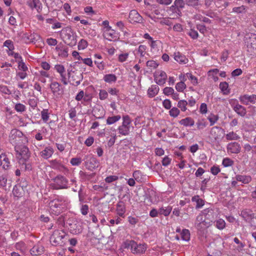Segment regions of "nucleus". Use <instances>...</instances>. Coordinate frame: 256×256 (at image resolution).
<instances>
[{
    "mask_svg": "<svg viewBox=\"0 0 256 256\" xmlns=\"http://www.w3.org/2000/svg\"><path fill=\"white\" fill-rule=\"evenodd\" d=\"M68 204L69 202L66 198L57 196L48 203L50 212L55 216H58L67 209Z\"/></svg>",
    "mask_w": 256,
    "mask_h": 256,
    "instance_id": "f257e3e1",
    "label": "nucleus"
},
{
    "mask_svg": "<svg viewBox=\"0 0 256 256\" xmlns=\"http://www.w3.org/2000/svg\"><path fill=\"white\" fill-rule=\"evenodd\" d=\"M212 210L206 208L201 212L197 216L195 222V226L199 230L206 229L212 225V221L208 220L207 216L208 213L212 212Z\"/></svg>",
    "mask_w": 256,
    "mask_h": 256,
    "instance_id": "f03ea898",
    "label": "nucleus"
},
{
    "mask_svg": "<svg viewBox=\"0 0 256 256\" xmlns=\"http://www.w3.org/2000/svg\"><path fill=\"white\" fill-rule=\"evenodd\" d=\"M8 140L14 146V148L16 146L26 144L28 142L27 137L18 129H12L10 130Z\"/></svg>",
    "mask_w": 256,
    "mask_h": 256,
    "instance_id": "7ed1b4c3",
    "label": "nucleus"
},
{
    "mask_svg": "<svg viewBox=\"0 0 256 256\" xmlns=\"http://www.w3.org/2000/svg\"><path fill=\"white\" fill-rule=\"evenodd\" d=\"M126 247L130 248L131 252L136 254H140L145 252L147 249L146 244H138L134 240H130L126 243Z\"/></svg>",
    "mask_w": 256,
    "mask_h": 256,
    "instance_id": "20e7f679",
    "label": "nucleus"
},
{
    "mask_svg": "<svg viewBox=\"0 0 256 256\" xmlns=\"http://www.w3.org/2000/svg\"><path fill=\"white\" fill-rule=\"evenodd\" d=\"M132 121L128 115L124 116L122 124L118 128V133L124 136L129 135L131 128H133L132 126Z\"/></svg>",
    "mask_w": 256,
    "mask_h": 256,
    "instance_id": "39448f33",
    "label": "nucleus"
},
{
    "mask_svg": "<svg viewBox=\"0 0 256 256\" xmlns=\"http://www.w3.org/2000/svg\"><path fill=\"white\" fill-rule=\"evenodd\" d=\"M244 44L247 48L248 51L251 54H256V34L249 33L244 37Z\"/></svg>",
    "mask_w": 256,
    "mask_h": 256,
    "instance_id": "423d86ee",
    "label": "nucleus"
},
{
    "mask_svg": "<svg viewBox=\"0 0 256 256\" xmlns=\"http://www.w3.org/2000/svg\"><path fill=\"white\" fill-rule=\"evenodd\" d=\"M51 184L52 188L54 190L66 189L68 188V180L62 175H58L53 179Z\"/></svg>",
    "mask_w": 256,
    "mask_h": 256,
    "instance_id": "0eeeda50",
    "label": "nucleus"
},
{
    "mask_svg": "<svg viewBox=\"0 0 256 256\" xmlns=\"http://www.w3.org/2000/svg\"><path fill=\"white\" fill-rule=\"evenodd\" d=\"M184 0H176L174 5L172 6L170 8V10L173 12L170 14V18L174 19L180 16L181 14L180 9L184 8Z\"/></svg>",
    "mask_w": 256,
    "mask_h": 256,
    "instance_id": "6e6552de",
    "label": "nucleus"
},
{
    "mask_svg": "<svg viewBox=\"0 0 256 256\" xmlns=\"http://www.w3.org/2000/svg\"><path fill=\"white\" fill-rule=\"evenodd\" d=\"M64 32V41L68 46H72L76 44V35L70 28H66L63 30Z\"/></svg>",
    "mask_w": 256,
    "mask_h": 256,
    "instance_id": "1a4fd4ad",
    "label": "nucleus"
},
{
    "mask_svg": "<svg viewBox=\"0 0 256 256\" xmlns=\"http://www.w3.org/2000/svg\"><path fill=\"white\" fill-rule=\"evenodd\" d=\"M64 236L65 233L63 230H56L50 237V242L54 246L62 245L63 244L62 239Z\"/></svg>",
    "mask_w": 256,
    "mask_h": 256,
    "instance_id": "9d476101",
    "label": "nucleus"
},
{
    "mask_svg": "<svg viewBox=\"0 0 256 256\" xmlns=\"http://www.w3.org/2000/svg\"><path fill=\"white\" fill-rule=\"evenodd\" d=\"M26 144H22L21 146H16L14 148L18 158L24 160V161L28 160L30 156L29 150Z\"/></svg>",
    "mask_w": 256,
    "mask_h": 256,
    "instance_id": "9b49d317",
    "label": "nucleus"
},
{
    "mask_svg": "<svg viewBox=\"0 0 256 256\" xmlns=\"http://www.w3.org/2000/svg\"><path fill=\"white\" fill-rule=\"evenodd\" d=\"M84 160L85 166L88 170H92L98 166L97 160L92 154L86 156Z\"/></svg>",
    "mask_w": 256,
    "mask_h": 256,
    "instance_id": "f8f14e48",
    "label": "nucleus"
},
{
    "mask_svg": "<svg viewBox=\"0 0 256 256\" xmlns=\"http://www.w3.org/2000/svg\"><path fill=\"white\" fill-rule=\"evenodd\" d=\"M154 77L156 82L160 86L164 84L167 79L166 73L162 70H156L154 74Z\"/></svg>",
    "mask_w": 256,
    "mask_h": 256,
    "instance_id": "ddd939ff",
    "label": "nucleus"
},
{
    "mask_svg": "<svg viewBox=\"0 0 256 256\" xmlns=\"http://www.w3.org/2000/svg\"><path fill=\"white\" fill-rule=\"evenodd\" d=\"M54 69L58 72L60 77V81L64 85L68 84V80L66 76V69L62 64H57L54 66Z\"/></svg>",
    "mask_w": 256,
    "mask_h": 256,
    "instance_id": "4468645a",
    "label": "nucleus"
},
{
    "mask_svg": "<svg viewBox=\"0 0 256 256\" xmlns=\"http://www.w3.org/2000/svg\"><path fill=\"white\" fill-rule=\"evenodd\" d=\"M10 166L8 155L2 150H0V166L3 169L7 170Z\"/></svg>",
    "mask_w": 256,
    "mask_h": 256,
    "instance_id": "2eb2a0df",
    "label": "nucleus"
},
{
    "mask_svg": "<svg viewBox=\"0 0 256 256\" xmlns=\"http://www.w3.org/2000/svg\"><path fill=\"white\" fill-rule=\"evenodd\" d=\"M224 134V130L216 126L212 127L210 131V136L216 140L220 139L222 137Z\"/></svg>",
    "mask_w": 256,
    "mask_h": 256,
    "instance_id": "dca6fc26",
    "label": "nucleus"
},
{
    "mask_svg": "<svg viewBox=\"0 0 256 256\" xmlns=\"http://www.w3.org/2000/svg\"><path fill=\"white\" fill-rule=\"evenodd\" d=\"M103 36L108 41H115L119 38V36L114 30L112 28L103 32Z\"/></svg>",
    "mask_w": 256,
    "mask_h": 256,
    "instance_id": "f3484780",
    "label": "nucleus"
},
{
    "mask_svg": "<svg viewBox=\"0 0 256 256\" xmlns=\"http://www.w3.org/2000/svg\"><path fill=\"white\" fill-rule=\"evenodd\" d=\"M50 86L52 93L55 96H59L63 93V88L60 84L57 82H52Z\"/></svg>",
    "mask_w": 256,
    "mask_h": 256,
    "instance_id": "a211bd4d",
    "label": "nucleus"
},
{
    "mask_svg": "<svg viewBox=\"0 0 256 256\" xmlns=\"http://www.w3.org/2000/svg\"><path fill=\"white\" fill-rule=\"evenodd\" d=\"M239 100L240 102L246 105L250 103L255 104L256 102V94H244L241 96Z\"/></svg>",
    "mask_w": 256,
    "mask_h": 256,
    "instance_id": "6ab92c4d",
    "label": "nucleus"
},
{
    "mask_svg": "<svg viewBox=\"0 0 256 256\" xmlns=\"http://www.w3.org/2000/svg\"><path fill=\"white\" fill-rule=\"evenodd\" d=\"M50 167L54 170H57L60 172H64L68 171V169L62 164V162L57 160H54L50 161Z\"/></svg>",
    "mask_w": 256,
    "mask_h": 256,
    "instance_id": "aec40b11",
    "label": "nucleus"
},
{
    "mask_svg": "<svg viewBox=\"0 0 256 256\" xmlns=\"http://www.w3.org/2000/svg\"><path fill=\"white\" fill-rule=\"evenodd\" d=\"M130 21L132 23H140L142 22V16L136 10H132L129 14Z\"/></svg>",
    "mask_w": 256,
    "mask_h": 256,
    "instance_id": "412c9836",
    "label": "nucleus"
},
{
    "mask_svg": "<svg viewBox=\"0 0 256 256\" xmlns=\"http://www.w3.org/2000/svg\"><path fill=\"white\" fill-rule=\"evenodd\" d=\"M227 150L228 152L238 154L240 152L241 146L238 142H230L227 146Z\"/></svg>",
    "mask_w": 256,
    "mask_h": 256,
    "instance_id": "4be33fe9",
    "label": "nucleus"
},
{
    "mask_svg": "<svg viewBox=\"0 0 256 256\" xmlns=\"http://www.w3.org/2000/svg\"><path fill=\"white\" fill-rule=\"evenodd\" d=\"M22 38L26 42H34L38 40L40 36L35 33L26 32L23 34Z\"/></svg>",
    "mask_w": 256,
    "mask_h": 256,
    "instance_id": "5701e85b",
    "label": "nucleus"
},
{
    "mask_svg": "<svg viewBox=\"0 0 256 256\" xmlns=\"http://www.w3.org/2000/svg\"><path fill=\"white\" fill-rule=\"evenodd\" d=\"M56 50L58 52V54L60 56L65 58L68 56V48L62 44H58L56 46Z\"/></svg>",
    "mask_w": 256,
    "mask_h": 256,
    "instance_id": "b1692460",
    "label": "nucleus"
},
{
    "mask_svg": "<svg viewBox=\"0 0 256 256\" xmlns=\"http://www.w3.org/2000/svg\"><path fill=\"white\" fill-rule=\"evenodd\" d=\"M174 60L180 64H186L188 62V60L186 56L180 52H174Z\"/></svg>",
    "mask_w": 256,
    "mask_h": 256,
    "instance_id": "393cba45",
    "label": "nucleus"
},
{
    "mask_svg": "<svg viewBox=\"0 0 256 256\" xmlns=\"http://www.w3.org/2000/svg\"><path fill=\"white\" fill-rule=\"evenodd\" d=\"M54 152V150L51 146H47L40 152V154L42 158L48 159L52 156Z\"/></svg>",
    "mask_w": 256,
    "mask_h": 256,
    "instance_id": "a878e982",
    "label": "nucleus"
},
{
    "mask_svg": "<svg viewBox=\"0 0 256 256\" xmlns=\"http://www.w3.org/2000/svg\"><path fill=\"white\" fill-rule=\"evenodd\" d=\"M44 252V247L39 244L34 246L30 250V253L32 255L37 256L42 254Z\"/></svg>",
    "mask_w": 256,
    "mask_h": 256,
    "instance_id": "bb28decb",
    "label": "nucleus"
},
{
    "mask_svg": "<svg viewBox=\"0 0 256 256\" xmlns=\"http://www.w3.org/2000/svg\"><path fill=\"white\" fill-rule=\"evenodd\" d=\"M116 211L118 215L124 218L126 212V206L122 202H119L116 204Z\"/></svg>",
    "mask_w": 256,
    "mask_h": 256,
    "instance_id": "cd10ccee",
    "label": "nucleus"
},
{
    "mask_svg": "<svg viewBox=\"0 0 256 256\" xmlns=\"http://www.w3.org/2000/svg\"><path fill=\"white\" fill-rule=\"evenodd\" d=\"M27 6L31 9H38L42 7V4L40 0H28L26 2Z\"/></svg>",
    "mask_w": 256,
    "mask_h": 256,
    "instance_id": "c85d7f7f",
    "label": "nucleus"
},
{
    "mask_svg": "<svg viewBox=\"0 0 256 256\" xmlns=\"http://www.w3.org/2000/svg\"><path fill=\"white\" fill-rule=\"evenodd\" d=\"M179 78L181 80V82L176 84V89L179 92H182L186 88V84L184 82L185 80L184 76L181 74L179 76Z\"/></svg>",
    "mask_w": 256,
    "mask_h": 256,
    "instance_id": "c756f323",
    "label": "nucleus"
},
{
    "mask_svg": "<svg viewBox=\"0 0 256 256\" xmlns=\"http://www.w3.org/2000/svg\"><path fill=\"white\" fill-rule=\"evenodd\" d=\"M160 90L159 87L156 85H152L148 90V95L150 98L155 96L158 92Z\"/></svg>",
    "mask_w": 256,
    "mask_h": 256,
    "instance_id": "7c9ffc66",
    "label": "nucleus"
},
{
    "mask_svg": "<svg viewBox=\"0 0 256 256\" xmlns=\"http://www.w3.org/2000/svg\"><path fill=\"white\" fill-rule=\"evenodd\" d=\"M14 248L22 254H25L28 250L27 246L22 241L16 242L15 244Z\"/></svg>",
    "mask_w": 256,
    "mask_h": 256,
    "instance_id": "2f4dec72",
    "label": "nucleus"
},
{
    "mask_svg": "<svg viewBox=\"0 0 256 256\" xmlns=\"http://www.w3.org/2000/svg\"><path fill=\"white\" fill-rule=\"evenodd\" d=\"M254 214L250 210H244L241 212L240 216L245 220H250L254 218Z\"/></svg>",
    "mask_w": 256,
    "mask_h": 256,
    "instance_id": "473e14b6",
    "label": "nucleus"
},
{
    "mask_svg": "<svg viewBox=\"0 0 256 256\" xmlns=\"http://www.w3.org/2000/svg\"><path fill=\"white\" fill-rule=\"evenodd\" d=\"M236 179L237 181L240 182L242 184H248L252 180V177L250 176L236 175Z\"/></svg>",
    "mask_w": 256,
    "mask_h": 256,
    "instance_id": "72a5a7b5",
    "label": "nucleus"
},
{
    "mask_svg": "<svg viewBox=\"0 0 256 256\" xmlns=\"http://www.w3.org/2000/svg\"><path fill=\"white\" fill-rule=\"evenodd\" d=\"M234 110L241 116H244L246 114V108L238 104L234 107Z\"/></svg>",
    "mask_w": 256,
    "mask_h": 256,
    "instance_id": "f704fd0d",
    "label": "nucleus"
},
{
    "mask_svg": "<svg viewBox=\"0 0 256 256\" xmlns=\"http://www.w3.org/2000/svg\"><path fill=\"white\" fill-rule=\"evenodd\" d=\"M179 123L180 124L185 126H192L194 125V121L192 118L187 117L180 120Z\"/></svg>",
    "mask_w": 256,
    "mask_h": 256,
    "instance_id": "c9c22d12",
    "label": "nucleus"
},
{
    "mask_svg": "<svg viewBox=\"0 0 256 256\" xmlns=\"http://www.w3.org/2000/svg\"><path fill=\"white\" fill-rule=\"evenodd\" d=\"M104 136L107 138L110 137L116 136V129L113 127L106 128L104 130Z\"/></svg>",
    "mask_w": 256,
    "mask_h": 256,
    "instance_id": "e433bc0d",
    "label": "nucleus"
},
{
    "mask_svg": "<svg viewBox=\"0 0 256 256\" xmlns=\"http://www.w3.org/2000/svg\"><path fill=\"white\" fill-rule=\"evenodd\" d=\"M103 80L107 83L112 84L116 81L117 77L114 74H106L104 76Z\"/></svg>",
    "mask_w": 256,
    "mask_h": 256,
    "instance_id": "4c0bfd02",
    "label": "nucleus"
},
{
    "mask_svg": "<svg viewBox=\"0 0 256 256\" xmlns=\"http://www.w3.org/2000/svg\"><path fill=\"white\" fill-rule=\"evenodd\" d=\"M248 7L242 5L238 7H234L232 10V12L237 14H244L247 11Z\"/></svg>",
    "mask_w": 256,
    "mask_h": 256,
    "instance_id": "58836bf2",
    "label": "nucleus"
},
{
    "mask_svg": "<svg viewBox=\"0 0 256 256\" xmlns=\"http://www.w3.org/2000/svg\"><path fill=\"white\" fill-rule=\"evenodd\" d=\"M192 200L193 202H196V208H201L204 204V200L200 198L198 196H193L192 198Z\"/></svg>",
    "mask_w": 256,
    "mask_h": 256,
    "instance_id": "ea45409f",
    "label": "nucleus"
},
{
    "mask_svg": "<svg viewBox=\"0 0 256 256\" xmlns=\"http://www.w3.org/2000/svg\"><path fill=\"white\" fill-rule=\"evenodd\" d=\"M120 118L121 116L120 115L108 116L106 120V123L108 125H111L120 120Z\"/></svg>",
    "mask_w": 256,
    "mask_h": 256,
    "instance_id": "a19ab883",
    "label": "nucleus"
},
{
    "mask_svg": "<svg viewBox=\"0 0 256 256\" xmlns=\"http://www.w3.org/2000/svg\"><path fill=\"white\" fill-rule=\"evenodd\" d=\"M14 109L18 112L22 113L26 111V108L25 105L20 102L14 104Z\"/></svg>",
    "mask_w": 256,
    "mask_h": 256,
    "instance_id": "79ce46f5",
    "label": "nucleus"
},
{
    "mask_svg": "<svg viewBox=\"0 0 256 256\" xmlns=\"http://www.w3.org/2000/svg\"><path fill=\"white\" fill-rule=\"evenodd\" d=\"M172 210V208L170 206L167 207H162L158 210L159 214H163L164 216H168L170 214Z\"/></svg>",
    "mask_w": 256,
    "mask_h": 256,
    "instance_id": "37998d69",
    "label": "nucleus"
},
{
    "mask_svg": "<svg viewBox=\"0 0 256 256\" xmlns=\"http://www.w3.org/2000/svg\"><path fill=\"white\" fill-rule=\"evenodd\" d=\"M228 88V84L226 82H222L220 84V88L224 94H228L230 93V90Z\"/></svg>",
    "mask_w": 256,
    "mask_h": 256,
    "instance_id": "c03bdc74",
    "label": "nucleus"
},
{
    "mask_svg": "<svg viewBox=\"0 0 256 256\" xmlns=\"http://www.w3.org/2000/svg\"><path fill=\"white\" fill-rule=\"evenodd\" d=\"M218 116L216 114H214L211 113L208 115V120H209L210 122V126H212L216 124L218 120Z\"/></svg>",
    "mask_w": 256,
    "mask_h": 256,
    "instance_id": "a18cd8bd",
    "label": "nucleus"
},
{
    "mask_svg": "<svg viewBox=\"0 0 256 256\" xmlns=\"http://www.w3.org/2000/svg\"><path fill=\"white\" fill-rule=\"evenodd\" d=\"M182 239L184 241L188 242L190 240V232L188 230L184 229L181 232Z\"/></svg>",
    "mask_w": 256,
    "mask_h": 256,
    "instance_id": "49530a36",
    "label": "nucleus"
},
{
    "mask_svg": "<svg viewBox=\"0 0 256 256\" xmlns=\"http://www.w3.org/2000/svg\"><path fill=\"white\" fill-rule=\"evenodd\" d=\"M41 118L44 122L47 123L50 118V113L48 109H44L41 112Z\"/></svg>",
    "mask_w": 256,
    "mask_h": 256,
    "instance_id": "de8ad7c7",
    "label": "nucleus"
},
{
    "mask_svg": "<svg viewBox=\"0 0 256 256\" xmlns=\"http://www.w3.org/2000/svg\"><path fill=\"white\" fill-rule=\"evenodd\" d=\"M80 175L82 179L84 181L89 180L90 179L92 178L94 176V174H88L82 171L80 172Z\"/></svg>",
    "mask_w": 256,
    "mask_h": 256,
    "instance_id": "09e8293b",
    "label": "nucleus"
},
{
    "mask_svg": "<svg viewBox=\"0 0 256 256\" xmlns=\"http://www.w3.org/2000/svg\"><path fill=\"white\" fill-rule=\"evenodd\" d=\"M187 101L184 100H180L178 102V108H180L182 112H186L187 110Z\"/></svg>",
    "mask_w": 256,
    "mask_h": 256,
    "instance_id": "8fccbe9b",
    "label": "nucleus"
},
{
    "mask_svg": "<svg viewBox=\"0 0 256 256\" xmlns=\"http://www.w3.org/2000/svg\"><path fill=\"white\" fill-rule=\"evenodd\" d=\"M169 114L174 118H176L180 114V110L176 107H173L170 109Z\"/></svg>",
    "mask_w": 256,
    "mask_h": 256,
    "instance_id": "3c124183",
    "label": "nucleus"
},
{
    "mask_svg": "<svg viewBox=\"0 0 256 256\" xmlns=\"http://www.w3.org/2000/svg\"><path fill=\"white\" fill-rule=\"evenodd\" d=\"M219 70L217 68L212 69L210 70L208 72V74L209 76H212L214 81H218V78L217 76V74H218Z\"/></svg>",
    "mask_w": 256,
    "mask_h": 256,
    "instance_id": "603ef678",
    "label": "nucleus"
},
{
    "mask_svg": "<svg viewBox=\"0 0 256 256\" xmlns=\"http://www.w3.org/2000/svg\"><path fill=\"white\" fill-rule=\"evenodd\" d=\"M72 233L74 234H80L82 232V229L80 226H77L76 224L72 225L70 228Z\"/></svg>",
    "mask_w": 256,
    "mask_h": 256,
    "instance_id": "864d4df0",
    "label": "nucleus"
},
{
    "mask_svg": "<svg viewBox=\"0 0 256 256\" xmlns=\"http://www.w3.org/2000/svg\"><path fill=\"white\" fill-rule=\"evenodd\" d=\"M128 56V52H122L118 56V60L119 62H124L127 60Z\"/></svg>",
    "mask_w": 256,
    "mask_h": 256,
    "instance_id": "5fc2aeb1",
    "label": "nucleus"
},
{
    "mask_svg": "<svg viewBox=\"0 0 256 256\" xmlns=\"http://www.w3.org/2000/svg\"><path fill=\"white\" fill-rule=\"evenodd\" d=\"M215 222L216 227L219 230H223L226 227V222L222 218L216 220Z\"/></svg>",
    "mask_w": 256,
    "mask_h": 256,
    "instance_id": "6e6d98bb",
    "label": "nucleus"
},
{
    "mask_svg": "<svg viewBox=\"0 0 256 256\" xmlns=\"http://www.w3.org/2000/svg\"><path fill=\"white\" fill-rule=\"evenodd\" d=\"M226 137V140H237L240 138L238 136L233 132L227 134Z\"/></svg>",
    "mask_w": 256,
    "mask_h": 256,
    "instance_id": "4d7b16f0",
    "label": "nucleus"
},
{
    "mask_svg": "<svg viewBox=\"0 0 256 256\" xmlns=\"http://www.w3.org/2000/svg\"><path fill=\"white\" fill-rule=\"evenodd\" d=\"M234 161L228 158H224L222 162V164L224 167L232 166L234 164Z\"/></svg>",
    "mask_w": 256,
    "mask_h": 256,
    "instance_id": "13d9d810",
    "label": "nucleus"
},
{
    "mask_svg": "<svg viewBox=\"0 0 256 256\" xmlns=\"http://www.w3.org/2000/svg\"><path fill=\"white\" fill-rule=\"evenodd\" d=\"M221 1L220 0H205L204 4L206 8H212V6L214 5V3L216 5V6L219 7L216 4V3H218L219 2Z\"/></svg>",
    "mask_w": 256,
    "mask_h": 256,
    "instance_id": "bf43d9fd",
    "label": "nucleus"
},
{
    "mask_svg": "<svg viewBox=\"0 0 256 256\" xmlns=\"http://www.w3.org/2000/svg\"><path fill=\"white\" fill-rule=\"evenodd\" d=\"M186 76L190 80L191 83L193 85L196 86L198 84V80L195 76H193L192 74L190 73H187L186 74Z\"/></svg>",
    "mask_w": 256,
    "mask_h": 256,
    "instance_id": "052dcab7",
    "label": "nucleus"
},
{
    "mask_svg": "<svg viewBox=\"0 0 256 256\" xmlns=\"http://www.w3.org/2000/svg\"><path fill=\"white\" fill-rule=\"evenodd\" d=\"M4 46L8 48L9 51L13 50L14 48L13 42L10 40H6L4 43Z\"/></svg>",
    "mask_w": 256,
    "mask_h": 256,
    "instance_id": "680f3d73",
    "label": "nucleus"
},
{
    "mask_svg": "<svg viewBox=\"0 0 256 256\" xmlns=\"http://www.w3.org/2000/svg\"><path fill=\"white\" fill-rule=\"evenodd\" d=\"M28 104L33 109H34L38 104V99L36 98H32L28 100Z\"/></svg>",
    "mask_w": 256,
    "mask_h": 256,
    "instance_id": "e2e57ef3",
    "label": "nucleus"
},
{
    "mask_svg": "<svg viewBox=\"0 0 256 256\" xmlns=\"http://www.w3.org/2000/svg\"><path fill=\"white\" fill-rule=\"evenodd\" d=\"M146 66L150 70H153L156 68L158 67V64L154 60H148L146 62Z\"/></svg>",
    "mask_w": 256,
    "mask_h": 256,
    "instance_id": "0e129e2a",
    "label": "nucleus"
},
{
    "mask_svg": "<svg viewBox=\"0 0 256 256\" xmlns=\"http://www.w3.org/2000/svg\"><path fill=\"white\" fill-rule=\"evenodd\" d=\"M196 126L198 130H202L206 126V123L204 120H198L196 123Z\"/></svg>",
    "mask_w": 256,
    "mask_h": 256,
    "instance_id": "69168bd1",
    "label": "nucleus"
},
{
    "mask_svg": "<svg viewBox=\"0 0 256 256\" xmlns=\"http://www.w3.org/2000/svg\"><path fill=\"white\" fill-rule=\"evenodd\" d=\"M146 46L144 45H140L138 49V52L140 54L141 57H143L144 56L146 53Z\"/></svg>",
    "mask_w": 256,
    "mask_h": 256,
    "instance_id": "338daca9",
    "label": "nucleus"
},
{
    "mask_svg": "<svg viewBox=\"0 0 256 256\" xmlns=\"http://www.w3.org/2000/svg\"><path fill=\"white\" fill-rule=\"evenodd\" d=\"M89 208L87 204H82L80 208V212L82 215L86 216L88 214Z\"/></svg>",
    "mask_w": 256,
    "mask_h": 256,
    "instance_id": "774afa93",
    "label": "nucleus"
}]
</instances>
